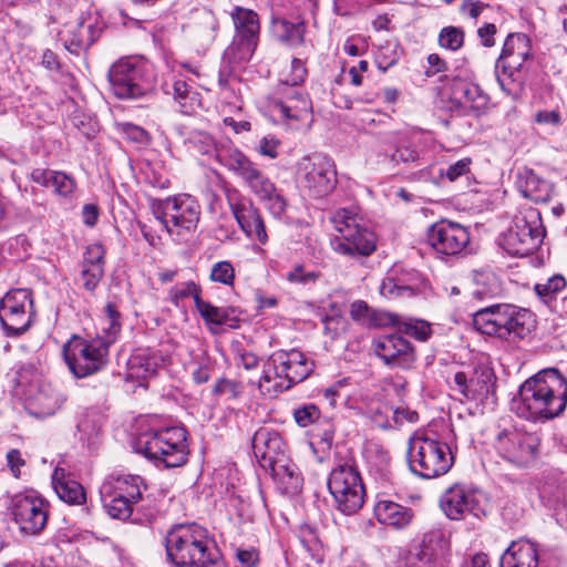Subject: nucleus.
I'll list each match as a JSON object with an SVG mask.
<instances>
[{
    "label": "nucleus",
    "instance_id": "1",
    "mask_svg": "<svg viewBox=\"0 0 567 567\" xmlns=\"http://www.w3.org/2000/svg\"><path fill=\"white\" fill-rule=\"evenodd\" d=\"M567 406V379L555 368L528 378L513 398L511 410L520 419L546 422L560 415Z\"/></svg>",
    "mask_w": 567,
    "mask_h": 567
},
{
    "label": "nucleus",
    "instance_id": "2",
    "mask_svg": "<svg viewBox=\"0 0 567 567\" xmlns=\"http://www.w3.org/2000/svg\"><path fill=\"white\" fill-rule=\"evenodd\" d=\"M165 547L176 567H226L215 540L197 524L174 526L166 535Z\"/></svg>",
    "mask_w": 567,
    "mask_h": 567
},
{
    "label": "nucleus",
    "instance_id": "3",
    "mask_svg": "<svg viewBox=\"0 0 567 567\" xmlns=\"http://www.w3.org/2000/svg\"><path fill=\"white\" fill-rule=\"evenodd\" d=\"M534 323L529 310L512 303H493L473 313V326L477 331L508 342L526 338Z\"/></svg>",
    "mask_w": 567,
    "mask_h": 567
},
{
    "label": "nucleus",
    "instance_id": "4",
    "mask_svg": "<svg viewBox=\"0 0 567 567\" xmlns=\"http://www.w3.org/2000/svg\"><path fill=\"white\" fill-rule=\"evenodd\" d=\"M136 453L153 461L156 466L179 467L187 462V432L181 426L150 429L134 441Z\"/></svg>",
    "mask_w": 567,
    "mask_h": 567
},
{
    "label": "nucleus",
    "instance_id": "5",
    "mask_svg": "<svg viewBox=\"0 0 567 567\" xmlns=\"http://www.w3.org/2000/svg\"><path fill=\"white\" fill-rule=\"evenodd\" d=\"M315 364L299 350L274 352L262 365L258 386L269 396L289 390L313 371Z\"/></svg>",
    "mask_w": 567,
    "mask_h": 567
},
{
    "label": "nucleus",
    "instance_id": "6",
    "mask_svg": "<svg viewBox=\"0 0 567 567\" xmlns=\"http://www.w3.org/2000/svg\"><path fill=\"white\" fill-rule=\"evenodd\" d=\"M334 229L339 234L331 240L336 252L343 256H370L375 250V235L358 208H340L331 217Z\"/></svg>",
    "mask_w": 567,
    "mask_h": 567
},
{
    "label": "nucleus",
    "instance_id": "7",
    "mask_svg": "<svg viewBox=\"0 0 567 567\" xmlns=\"http://www.w3.org/2000/svg\"><path fill=\"white\" fill-rule=\"evenodd\" d=\"M530 44L526 35L508 34L495 63V75L501 89L508 95L520 93L527 80Z\"/></svg>",
    "mask_w": 567,
    "mask_h": 567
},
{
    "label": "nucleus",
    "instance_id": "8",
    "mask_svg": "<svg viewBox=\"0 0 567 567\" xmlns=\"http://www.w3.org/2000/svg\"><path fill=\"white\" fill-rule=\"evenodd\" d=\"M111 89L118 99H138L154 90V65L142 56L120 59L109 70Z\"/></svg>",
    "mask_w": 567,
    "mask_h": 567
},
{
    "label": "nucleus",
    "instance_id": "9",
    "mask_svg": "<svg viewBox=\"0 0 567 567\" xmlns=\"http://www.w3.org/2000/svg\"><path fill=\"white\" fill-rule=\"evenodd\" d=\"M406 458L410 471L424 480L446 474L454 463L447 443L424 435L409 440Z\"/></svg>",
    "mask_w": 567,
    "mask_h": 567
},
{
    "label": "nucleus",
    "instance_id": "10",
    "mask_svg": "<svg viewBox=\"0 0 567 567\" xmlns=\"http://www.w3.org/2000/svg\"><path fill=\"white\" fill-rule=\"evenodd\" d=\"M544 237L540 213L528 207L514 216L513 224L502 235L499 245L508 255L524 257L538 249Z\"/></svg>",
    "mask_w": 567,
    "mask_h": 567
},
{
    "label": "nucleus",
    "instance_id": "11",
    "mask_svg": "<svg viewBox=\"0 0 567 567\" xmlns=\"http://www.w3.org/2000/svg\"><path fill=\"white\" fill-rule=\"evenodd\" d=\"M328 488L336 508L346 515L357 513L364 503V487L358 468L351 462L337 464L328 477Z\"/></svg>",
    "mask_w": 567,
    "mask_h": 567
},
{
    "label": "nucleus",
    "instance_id": "12",
    "mask_svg": "<svg viewBox=\"0 0 567 567\" xmlns=\"http://www.w3.org/2000/svg\"><path fill=\"white\" fill-rule=\"evenodd\" d=\"M540 439L536 433L516 427L501 430L494 440L497 455L508 464L525 468L532 465L539 454Z\"/></svg>",
    "mask_w": 567,
    "mask_h": 567
},
{
    "label": "nucleus",
    "instance_id": "13",
    "mask_svg": "<svg viewBox=\"0 0 567 567\" xmlns=\"http://www.w3.org/2000/svg\"><path fill=\"white\" fill-rule=\"evenodd\" d=\"M235 35L226 54L236 63L247 62L254 55L259 41V17L251 10L235 7L230 12Z\"/></svg>",
    "mask_w": 567,
    "mask_h": 567
},
{
    "label": "nucleus",
    "instance_id": "14",
    "mask_svg": "<svg viewBox=\"0 0 567 567\" xmlns=\"http://www.w3.org/2000/svg\"><path fill=\"white\" fill-rule=\"evenodd\" d=\"M110 346L103 338L76 341L71 350L64 351V359L78 379L95 374L109 363Z\"/></svg>",
    "mask_w": 567,
    "mask_h": 567
},
{
    "label": "nucleus",
    "instance_id": "15",
    "mask_svg": "<svg viewBox=\"0 0 567 567\" xmlns=\"http://www.w3.org/2000/svg\"><path fill=\"white\" fill-rule=\"evenodd\" d=\"M440 506L450 519H481L487 514L488 502L481 491L455 484L442 494Z\"/></svg>",
    "mask_w": 567,
    "mask_h": 567
},
{
    "label": "nucleus",
    "instance_id": "16",
    "mask_svg": "<svg viewBox=\"0 0 567 567\" xmlns=\"http://www.w3.org/2000/svg\"><path fill=\"white\" fill-rule=\"evenodd\" d=\"M33 315V300L28 289L11 290L0 301V321L7 337L27 332Z\"/></svg>",
    "mask_w": 567,
    "mask_h": 567
},
{
    "label": "nucleus",
    "instance_id": "17",
    "mask_svg": "<svg viewBox=\"0 0 567 567\" xmlns=\"http://www.w3.org/2000/svg\"><path fill=\"white\" fill-rule=\"evenodd\" d=\"M9 509L14 523L23 534L38 535L47 526L49 503L34 492L14 495Z\"/></svg>",
    "mask_w": 567,
    "mask_h": 567
},
{
    "label": "nucleus",
    "instance_id": "18",
    "mask_svg": "<svg viewBox=\"0 0 567 567\" xmlns=\"http://www.w3.org/2000/svg\"><path fill=\"white\" fill-rule=\"evenodd\" d=\"M200 217L198 202L190 195H179L167 198L163 204L162 213L156 219L169 234L183 235L197 228Z\"/></svg>",
    "mask_w": 567,
    "mask_h": 567
},
{
    "label": "nucleus",
    "instance_id": "19",
    "mask_svg": "<svg viewBox=\"0 0 567 567\" xmlns=\"http://www.w3.org/2000/svg\"><path fill=\"white\" fill-rule=\"evenodd\" d=\"M299 174L303 187L312 197L330 194L337 184L334 163L322 154L305 156L299 163Z\"/></svg>",
    "mask_w": 567,
    "mask_h": 567
},
{
    "label": "nucleus",
    "instance_id": "20",
    "mask_svg": "<svg viewBox=\"0 0 567 567\" xmlns=\"http://www.w3.org/2000/svg\"><path fill=\"white\" fill-rule=\"evenodd\" d=\"M427 243L441 256H460L470 244V231L458 223L442 219L429 228Z\"/></svg>",
    "mask_w": 567,
    "mask_h": 567
},
{
    "label": "nucleus",
    "instance_id": "21",
    "mask_svg": "<svg viewBox=\"0 0 567 567\" xmlns=\"http://www.w3.org/2000/svg\"><path fill=\"white\" fill-rule=\"evenodd\" d=\"M372 350L392 368H409L415 359L411 343L396 333L375 337L372 340Z\"/></svg>",
    "mask_w": 567,
    "mask_h": 567
},
{
    "label": "nucleus",
    "instance_id": "22",
    "mask_svg": "<svg viewBox=\"0 0 567 567\" xmlns=\"http://www.w3.org/2000/svg\"><path fill=\"white\" fill-rule=\"evenodd\" d=\"M280 97L272 104L274 111L287 122L307 120L312 113V103L302 87L280 85Z\"/></svg>",
    "mask_w": 567,
    "mask_h": 567
},
{
    "label": "nucleus",
    "instance_id": "23",
    "mask_svg": "<svg viewBox=\"0 0 567 567\" xmlns=\"http://www.w3.org/2000/svg\"><path fill=\"white\" fill-rule=\"evenodd\" d=\"M494 373L488 369L474 370L471 375L456 372L453 377L456 390L465 400L484 403L494 392Z\"/></svg>",
    "mask_w": 567,
    "mask_h": 567
},
{
    "label": "nucleus",
    "instance_id": "24",
    "mask_svg": "<svg viewBox=\"0 0 567 567\" xmlns=\"http://www.w3.org/2000/svg\"><path fill=\"white\" fill-rule=\"evenodd\" d=\"M252 451L259 465L268 471V466L288 456L286 444L279 432L270 427H260L252 436Z\"/></svg>",
    "mask_w": 567,
    "mask_h": 567
},
{
    "label": "nucleus",
    "instance_id": "25",
    "mask_svg": "<svg viewBox=\"0 0 567 567\" xmlns=\"http://www.w3.org/2000/svg\"><path fill=\"white\" fill-rule=\"evenodd\" d=\"M230 210L238 223L240 229L247 237L266 244L268 236L265 229V224L259 213V209L252 204L250 199L230 200Z\"/></svg>",
    "mask_w": 567,
    "mask_h": 567
},
{
    "label": "nucleus",
    "instance_id": "26",
    "mask_svg": "<svg viewBox=\"0 0 567 567\" xmlns=\"http://www.w3.org/2000/svg\"><path fill=\"white\" fill-rule=\"evenodd\" d=\"M244 183L266 204V207L275 217L282 216L287 202L264 172L256 167Z\"/></svg>",
    "mask_w": 567,
    "mask_h": 567
},
{
    "label": "nucleus",
    "instance_id": "27",
    "mask_svg": "<svg viewBox=\"0 0 567 567\" xmlns=\"http://www.w3.org/2000/svg\"><path fill=\"white\" fill-rule=\"evenodd\" d=\"M101 29L95 27V20L91 16L81 17L75 23H70L61 33L65 49L79 54L80 51L90 48L100 37Z\"/></svg>",
    "mask_w": 567,
    "mask_h": 567
},
{
    "label": "nucleus",
    "instance_id": "28",
    "mask_svg": "<svg viewBox=\"0 0 567 567\" xmlns=\"http://www.w3.org/2000/svg\"><path fill=\"white\" fill-rule=\"evenodd\" d=\"M270 31L274 38L289 48L306 43L307 23L301 16L271 17Z\"/></svg>",
    "mask_w": 567,
    "mask_h": 567
},
{
    "label": "nucleus",
    "instance_id": "29",
    "mask_svg": "<svg viewBox=\"0 0 567 567\" xmlns=\"http://www.w3.org/2000/svg\"><path fill=\"white\" fill-rule=\"evenodd\" d=\"M65 402L63 392L49 382L38 384L34 392L29 395L28 404L31 414L47 417L56 413Z\"/></svg>",
    "mask_w": 567,
    "mask_h": 567
},
{
    "label": "nucleus",
    "instance_id": "30",
    "mask_svg": "<svg viewBox=\"0 0 567 567\" xmlns=\"http://www.w3.org/2000/svg\"><path fill=\"white\" fill-rule=\"evenodd\" d=\"M163 92L172 97L182 114L192 115L202 106L200 93L182 78L173 76L166 81L163 84Z\"/></svg>",
    "mask_w": 567,
    "mask_h": 567
},
{
    "label": "nucleus",
    "instance_id": "31",
    "mask_svg": "<svg viewBox=\"0 0 567 567\" xmlns=\"http://www.w3.org/2000/svg\"><path fill=\"white\" fill-rule=\"evenodd\" d=\"M544 556L530 540L513 542L501 557V567H539Z\"/></svg>",
    "mask_w": 567,
    "mask_h": 567
},
{
    "label": "nucleus",
    "instance_id": "32",
    "mask_svg": "<svg viewBox=\"0 0 567 567\" xmlns=\"http://www.w3.org/2000/svg\"><path fill=\"white\" fill-rule=\"evenodd\" d=\"M146 489L144 480L138 475H110L100 488L101 495L113 493L118 497L136 504L142 499L143 491Z\"/></svg>",
    "mask_w": 567,
    "mask_h": 567
},
{
    "label": "nucleus",
    "instance_id": "33",
    "mask_svg": "<svg viewBox=\"0 0 567 567\" xmlns=\"http://www.w3.org/2000/svg\"><path fill=\"white\" fill-rule=\"evenodd\" d=\"M167 358L155 349H138L128 359L127 377L132 380H145L166 364Z\"/></svg>",
    "mask_w": 567,
    "mask_h": 567
},
{
    "label": "nucleus",
    "instance_id": "34",
    "mask_svg": "<svg viewBox=\"0 0 567 567\" xmlns=\"http://www.w3.org/2000/svg\"><path fill=\"white\" fill-rule=\"evenodd\" d=\"M277 488L286 495H295L301 491L302 477L296 464L286 456L268 466V471Z\"/></svg>",
    "mask_w": 567,
    "mask_h": 567
},
{
    "label": "nucleus",
    "instance_id": "35",
    "mask_svg": "<svg viewBox=\"0 0 567 567\" xmlns=\"http://www.w3.org/2000/svg\"><path fill=\"white\" fill-rule=\"evenodd\" d=\"M374 515L380 524L395 529L405 528L414 517V513L410 507L389 499H382L377 503Z\"/></svg>",
    "mask_w": 567,
    "mask_h": 567
},
{
    "label": "nucleus",
    "instance_id": "36",
    "mask_svg": "<svg viewBox=\"0 0 567 567\" xmlns=\"http://www.w3.org/2000/svg\"><path fill=\"white\" fill-rule=\"evenodd\" d=\"M195 308L209 327L228 326L233 329L238 328L239 318L234 307H216L202 298H196Z\"/></svg>",
    "mask_w": 567,
    "mask_h": 567
},
{
    "label": "nucleus",
    "instance_id": "37",
    "mask_svg": "<svg viewBox=\"0 0 567 567\" xmlns=\"http://www.w3.org/2000/svg\"><path fill=\"white\" fill-rule=\"evenodd\" d=\"M52 484L60 499L71 505L85 503L86 495L83 486L71 480L63 468H55L52 474Z\"/></svg>",
    "mask_w": 567,
    "mask_h": 567
},
{
    "label": "nucleus",
    "instance_id": "38",
    "mask_svg": "<svg viewBox=\"0 0 567 567\" xmlns=\"http://www.w3.org/2000/svg\"><path fill=\"white\" fill-rule=\"evenodd\" d=\"M176 132L188 150L202 155H217L219 148L209 133L202 130H189L184 125L176 126Z\"/></svg>",
    "mask_w": 567,
    "mask_h": 567
},
{
    "label": "nucleus",
    "instance_id": "39",
    "mask_svg": "<svg viewBox=\"0 0 567 567\" xmlns=\"http://www.w3.org/2000/svg\"><path fill=\"white\" fill-rule=\"evenodd\" d=\"M217 159L243 181L257 167L240 150L233 146L220 147Z\"/></svg>",
    "mask_w": 567,
    "mask_h": 567
},
{
    "label": "nucleus",
    "instance_id": "40",
    "mask_svg": "<svg viewBox=\"0 0 567 567\" xmlns=\"http://www.w3.org/2000/svg\"><path fill=\"white\" fill-rule=\"evenodd\" d=\"M32 181L53 190L62 196L71 194L75 187L73 178L65 173L51 169L35 168L31 174Z\"/></svg>",
    "mask_w": 567,
    "mask_h": 567
},
{
    "label": "nucleus",
    "instance_id": "41",
    "mask_svg": "<svg viewBox=\"0 0 567 567\" xmlns=\"http://www.w3.org/2000/svg\"><path fill=\"white\" fill-rule=\"evenodd\" d=\"M473 297L477 300H488L503 293V286L498 276L488 269L475 270L473 275Z\"/></svg>",
    "mask_w": 567,
    "mask_h": 567
},
{
    "label": "nucleus",
    "instance_id": "42",
    "mask_svg": "<svg viewBox=\"0 0 567 567\" xmlns=\"http://www.w3.org/2000/svg\"><path fill=\"white\" fill-rule=\"evenodd\" d=\"M519 189L524 197L535 203H546L550 198V185L532 171L520 175Z\"/></svg>",
    "mask_w": 567,
    "mask_h": 567
},
{
    "label": "nucleus",
    "instance_id": "43",
    "mask_svg": "<svg viewBox=\"0 0 567 567\" xmlns=\"http://www.w3.org/2000/svg\"><path fill=\"white\" fill-rule=\"evenodd\" d=\"M454 99L473 110H481L488 103V96L474 83L458 81L453 86Z\"/></svg>",
    "mask_w": 567,
    "mask_h": 567
},
{
    "label": "nucleus",
    "instance_id": "44",
    "mask_svg": "<svg viewBox=\"0 0 567 567\" xmlns=\"http://www.w3.org/2000/svg\"><path fill=\"white\" fill-rule=\"evenodd\" d=\"M121 313L117 307L114 303L109 302L104 308V315L101 321V331L102 336L97 338H103V341H107V344L111 347L113 344L122 329Z\"/></svg>",
    "mask_w": 567,
    "mask_h": 567
},
{
    "label": "nucleus",
    "instance_id": "45",
    "mask_svg": "<svg viewBox=\"0 0 567 567\" xmlns=\"http://www.w3.org/2000/svg\"><path fill=\"white\" fill-rule=\"evenodd\" d=\"M566 285V279L561 275H554L544 282L536 284L534 290L544 303L551 306L553 302L558 301L557 295Z\"/></svg>",
    "mask_w": 567,
    "mask_h": 567
},
{
    "label": "nucleus",
    "instance_id": "46",
    "mask_svg": "<svg viewBox=\"0 0 567 567\" xmlns=\"http://www.w3.org/2000/svg\"><path fill=\"white\" fill-rule=\"evenodd\" d=\"M101 499L106 513L112 518L124 520L131 517L134 503L126 498L118 497L113 493H110V495H101Z\"/></svg>",
    "mask_w": 567,
    "mask_h": 567
},
{
    "label": "nucleus",
    "instance_id": "47",
    "mask_svg": "<svg viewBox=\"0 0 567 567\" xmlns=\"http://www.w3.org/2000/svg\"><path fill=\"white\" fill-rule=\"evenodd\" d=\"M434 553L426 544V537L423 538L420 546L411 549L405 556V567H427Z\"/></svg>",
    "mask_w": 567,
    "mask_h": 567
},
{
    "label": "nucleus",
    "instance_id": "48",
    "mask_svg": "<svg viewBox=\"0 0 567 567\" xmlns=\"http://www.w3.org/2000/svg\"><path fill=\"white\" fill-rule=\"evenodd\" d=\"M200 295V287L194 281H187L177 284L174 287H172L168 292V298L171 302L178 306L179 301L187 297H192L194 303L196 305V298H202Z\"/></svg>",
    "mask_w": 567,
    "mask_h": 567
},
{
    "label": "nucleus",
    "instance_id": "49",
    "mask_svg": "<svg viewBox=\"0 0 567 567\" xmlns=\"http://www.w3.org/2000/svg\"><path fill=\"white\" fill-rule=\"evenodd\" d=\"M439 44L444 49L457 51L464 44V31L453 25L443 28L439 34Z\"/></svg>",
    "mask_w": 567,
    "mask_h": 567
},
{
    "label": "nucleus",
    "instance_id": "50",
    "mask_svg": "<svg viewBox=\"0 0 567 567\" xmlns=\"http://www.w3.org/2000/svg\"><path fill=\"white\" fill-rule=\"evenodd\" d=\"M209 279L213 282L230 287L235 282V268L228 260L215 262L212 266Z\"/></svg>",
    "mask_w": 567,
    "mask_h": 567
},
{
    "label": "nucleus",
    "instance_id": "51",
    "mask_svg": "<svg viewBox=\"0 0 567 567\" xmlns=\"http://www.w3.org/2000/svg\"><path fill=\"white\" fill-rule=\"evenodd\" d=\"M104 276V268L102 266H81L79 282L83 289L93 292L99 286Z\"/></svg>",
    "mask_w": 567,
    "mask_h": 567
},
{
    "label": "nucleus",
    "instance_id": "52",
    "mask_svg": "<svg viewBox=\"0 0 567 567\" xmlns=\"http://www.w3.org/2000/svg\"><path fill=\"white\" fill-rule=\"evenodd\" d=\"M293 417L299 426L307 427L311 424L320 422L321 412L316 404L306 403L293 411Z\"/></svg>",
    "mask_w": 567,
    "mask_h": 567
},
{
    "label": "nucleus",
    "instance_id": "53",
    "mask_svg": "<svg viewBox=\"0 0 567 567\" xmlns=\"http://www.w3.org/2000/svg\"><path fill=\"white\" fill-rule=\"evenodd\" d=\"M319 278V272L315 270H307L301 264H296L292 269L287 272L286 279L290 284L307 285L316 282Z\"/></svg>",
    "mask_w": 567,
    "mask_h": 567
},
{
    "label": "nucleus",
    "instance_id": "54",
    "mask_svg": "<svg viewBox=\"0 0 567 567\" xmlns=\"http://www.w3.org/2000/svg\"><path fill=\"white\" fill-rule=\"evenodd\" d=\"M307 76V69L305 66V62L300 59H292L290 74L282 80L280 85L288 84L292 87H301L300 84L305 81Z\"/></svg>",
    "mask_w": 567,
    "mask_h": 567
},
{
    "label": "nucleus",
    "instance_id": "55",
    "mask_svg": "<svg viewBox=\"0 0 567 567\" xmlns=\"http://www.w3.org/2000/svg\"><path fill=\"white\" fill-rule=\"evenodd\" d=\"M404 332L416 340L425 341L431 334V327L423 320L410 319L403 323Z\"/></svg>",
    "mask_w": 567,
    "mask_h": 567
},
{
    "label": "nucleus",
    "instance_id": "56",
    "mask_svg": "<svg viewBox=\"0 0 567 567\" xmlns=\"http://www.w3.org/2000/svg\"><path fill=\"white\" fill-rule=\"evenodd\" d=\"M244 386L241 383L229 380L219 379L213 388V393L216 395H227L229 399H236L241 394Z\"/></svg>",
    "mask_w": 567,
    "mask_h": 567
},
{
    "label": "nucleus",
    "instance_id": "57",
    "mask_svg": "<svg viewBox=\"0 0 567 567\" xmlns=\"http://www.w3.org/2000/svg\"><path fill=\"white\" fill-rule=\"evenodd\" d=\"M390 161L393 164L417 163L420 161V154L414 147L401 145L395 147L390 156Z\"/></svg>",
    "mask_w": 567,
    "mask_h": 567
},
{
    "label": "nucleus",
    "instance_id": "58",
    "mask_svg": "<svg viewBox=\"0 0 567 567\" xmlns=\"http://www.w3.org/2000/svg\"><path fill=\"white\" fill-rule=\"evenodd\" d=\"M105 250L101 244H91L84 251V257L81 266H102L104 268Z\"/></svg>",
    "mask_w": 567,
    "mask_h": 567
},
{
    "label": "nucleus",
    "instance_id": "59",
    "mask_svg": "<svg viewBox=\"0 0 567 567\" xmlns=\"http://www.w3.org/2000/svg\"><path fill=\"white\" fill-rule=\"evenodd\" d=\"M385 412L391 413L395 427L402 426L404 422L415 423L419 420L417 412L408 408L386 409Z\"/></svg>",
    "mask_w": 567,
    "mask_h": 567
},
{
    "label": "nucleus",
    "instance_id": "60",
    "mask_svg": "<svg viewBox=\"0 0 567 567\" xmlns=\"http://www.w3.org/2000/svg\"><path fill=\"white\" fill-rule=\"evenodd\" d=\"M470 158H462L456 163L450 165L445 173H441L442 176H445L450 182H455L462 176H465L470 173Z\"/></svg>",
    "mask_w": 567,
    "mask_h": 567
},
{
    "label": "nucleus",
    "instance_id": "61",
    "mask_svg": "<svg viewBox=\"0 0 567 567\" xmlns=\"http://www.w3.org/2000/svg\"><path fill=\"white\" fill-rule=\"evenodd\" d=\"M386 409L393 408L389 405H383L381 408L375 409L371 415L372 422L380 429H394V421L392 420L391 413L385 412Z\"/></svg>",
    "mask_w": 567,
    "mask_h": 567
},
{
    "label": "nucleus",
    "instance_id": "62",
    "mask_svg": "<svg viewBox=\"0 0 567 567\" xmlns=\"http://www.w3.org/2000/svg\"><path fill=\"white\" fill-rule=\"evenodd\" d=\"M279 145L280 141L277 137L274 135H267L259 141L258 152L262 156L276 158L278 156Z\"/></svg>",
    "mask_w": 567,
    "mask_h": 567
},
{
    "label": "nucleus",
    "instance_id": "63",
    "mask_svg": "<svg viewBox=\"0 0 567 567\" xmlns=\"http://www.w3.org/2000/svg\"><path fill=\"white\" fill-rule=\"evenodd\" d=\"M350 316L354 321L361 322L363 324L371 321V310L362 300H357L351 303Z\"/></svg>",
    "mask_w": 567,
    "mask_h": 567
},
{
    "label": "nucleus",
    "instance_id": "64",
    "mask_svg": "<svg viewBox=\"0 0 567 567\" xmlns=\"http://www.w3.org/2000/svg\"><path fill=\"white\" fill-rule=\"evenodd\" d=\"M535 122L539 125L558 127L561 124V115L556 110H542L536 113Z\"/></svg>",
    "mask_w": 567,
    "mask_h": 567
}]
</instances>
